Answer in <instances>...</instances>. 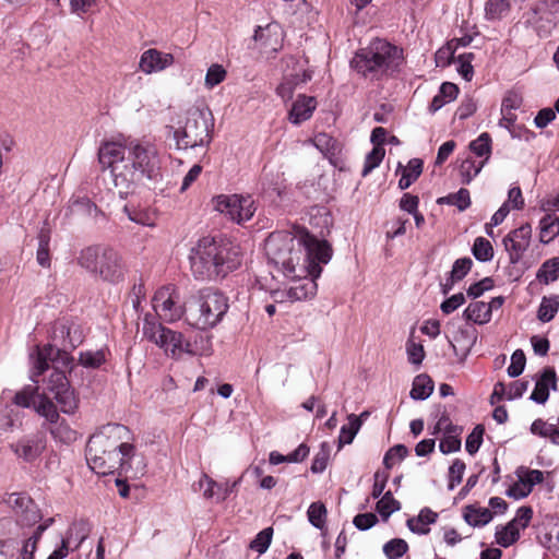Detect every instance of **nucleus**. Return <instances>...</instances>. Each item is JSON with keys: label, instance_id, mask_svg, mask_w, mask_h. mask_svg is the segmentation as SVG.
I'll return each mask as SVG.
<instances>
[{"label": "nucleus", "instance_id": "obj_13", "mask_svg": "<svg viewBox=\"0 0 559 559\" xmlns=\"http://www.w3.org/2000/svg\"><path fill=\"white\" fill-rule=\"evenodd\" d=\"M213 204L216 211L238 225L250 221L257 211L255 202L251 195L219 194L213 198Z\"/></svg>", "mask_w": 559, "mask_h": 559}, {"label": "nucleus", "instance_id": "obj_10", "mask_svg": "<svg viewBox=\"0 0 559 559\" xmlns=\"http://www.w3.org/2000/svg\"><path fill=\"white\" fill-rule=\"evenodd\" d=\"M143 335L173 357L180 356L182 353L190 352V342L183 334L164 326L155 320L151 313H145L143 318Z\"/></svg>", "mask_w": 559, "mask_h": 559}, {"label": "nucleus", "instance_id": "obj_8", "mask_svg": "<svg viewBox=\"0 0 559 559\" xmlns=\"http://www.w3.org/2000/svg\"><path fill=\"white\" fill-rule=\"evenodd\" d=\"M228 298L212 287L200 289L193 296L187 321L198 330H209L218 324L228 310Z\"/></svg>", "mask_w": 559, "mask_h": 559}, {"label": "nucleus", "instance_id": "obj_31", "mask_svg": "<svg viewBox=\"0 0 559 559\" xmlns=\"http://www.w3.org/2000/svg\"><path fill=\"white\" fill-rule=\"evenodd\" d=\"M521 537L519 527H513L512 523H507L506 525H499L496 528L495 538L496 543L503 547L508 548L515 544Z\"/></svg>", "mask_w": 559, "mask_h": 559}, {"label": "nucleus", "instance_id": "obj_5", "mask_svg": "<svg viewBox=\"0 0 559 559\" xmlns=\"http://www.w3.org/2000/svg\"><path fill=\"white\" fill-rule=\"evenodd\" d=\"M403 60V51L385 39L376 38L367 47L360 48L350 60V68L360 76L379 81L393 72Z\"/></svg>", "mask_w": 559, "mask_h": 559}, {"label": "nucleus", "instance_id": "obj_36", "mask_svg": "<svg viewBox=\"0 0 559 559\" xmlns=\"http://www.w3.org/2000/svg\"><path fill=\"white\" fill-rule=\"evenodd\" d=\"M536 278L544 284H549L559 278V257L546 260L536 273Z\"/></svg>", "mask_w": 559, "mask_h": 559}, {"label": "nucleus", "instance_id": "obj_56", "mask_svg": "<svg viewBox=\"0 0 559 559\" xmlns=\"http://www.w3.org/2000/svg\"><path fill=\"white\" fill-rule=\"evenodd\" d=\"M123 212L131 222L144 226L152 225L150 214L141 209H136L131 202L123 205Z\"/></svg>", "mask_w": 559, "mask_h": 559}, {"label": "nucleus", "instance_id": "obj_3", "mask_svg": "<svg viewBox=\"0 0 559 559\" xmlns=\"http://www.w3.org/2000/svg\"><path fill=\"white\" fill-rule=\"evenodd\" d=\"M189 261L195 280L224 278L240 265V248L228 239L203 237L191 248Z\"/></svg>", "mask_w": 559, "mask_h": 559}, {"label": "nucleus", "instance_id": "obj_46", "mask_svg": "<svg viewBox=\"0 0 559 559\" xmlns=\"http://www.w3.org/2000/svg\"><path fill=\"white\" fill-rule=\"evenodd\" d=\"M408 550V544L402 538H393L383 545V554L388 559H400Z\"/></svg>", "mask_w": 559, "mask_h": 559}, {"label": "nucleus", "instance_id": "obj_27", "mask_svg": "<svg viewBox=\"0 0 559 559\" xmlns=\"http://www.w3.org/2000/svg\"><path fill=\"white\" fill-rule=\"evenodd\" d=\"M464 521L473 527H483L490 523L493 519V513L477 504H467L463 508Z\"/></svg>", "mask_w": 559, "mask_h": 559}, {"label": "nucleus", "instance_id": "obj_41", "mask_svg": "<svg viewBox=\"0 0 559 559\" xmlns=\"http://www.w3.org/2000/svg\"><path fill=\"white\" fill-rule=\"evenodd\" d=\"M469 150L478 157L489 158L492 150V140L488 132L480 133L469 143Z\"/></svg>", "mask_w": 559, "mask_h": 559}, {"label": "nucleus", "instance_id": "obj_53", "mask_svg": "<svg viewBox=\"0 0 559 559\" xmlns=\"http://www.w3.org/2000/svg\"><path fill=\"white\" fill-rule=\"evenodd\" d=\"M473 266V260L469 257L460 258L454 261L451 271L449 272V276H451V281L460 282L462 281L471 271Z\"/></svg>", "mask_w": 559, "mask_h": 559}, {"label": "nucleus", "instance_id": "obj_52", "mask_svg": "<svg viewBox=\"0 0 559 559\" xmlns=\"http://www.w3.org/2000/svg\"><path fill=\"white\" fill-rule=\"evenodd\" d=\"M330 445L326 442H322L320 445V450L314 455L310 471L313 474H321L328 466L329 457H330Z\"/></svg>", "mask_w": 559, "mask_h": 559}, {"label": "nucleus", "instance_id": "obj_11", "mask_svg": "<svg viewBox=\"0 0 559 559\" xmlns=\"http://www.w3.org/2000/svg\"><path fill=\"white\" fill-rule=\"evenodd\" d=\"M143 335L173 357L180 356L182 353L190 352V342L183 334L164 326L155 320L151 313H145L143 318Z\"/></svg>", "mask_w": 559, "mask_h": 559}, {"label": "nucleus", "instance_id": "obj_64", "mask_svg": "<svg viewBox=\"0 0 559 559\" xmlns=\"http://www.w3.org/2000/svg\"><path fill=\"white\" fill-rule=\"evenodd\" d=\"M533 518V509L530 506H522L516 510L515 516L508 523H512L513 527L525 530Z\"/></svg>", "mask_w": 559, "mask_h": 559}, {"label": "nucleus", "instance_id": "obj_15", "mask_svg": "<svg viewBox=\"0 0 559 559\" xmlns=\"http://www.w3.org/2000/svg\"><path fill=\"white\" fill-rule=\"evenodd\" d=\"M153 308L165 321L174 322L181 319L185 306L180 301L176 285L168 284L157 289L153 297Z\"/></svg>", "mask_w": 559, "mask_h": 559}, {"label": "nucleus", "instance_id": "obj_42", "mask_svg": "<svg viewBox=\"0 0 559 559\" xmlns=\"http://www.w3.org/2000/svg\"><path fill=\"white\" fill-rule=\"evenodd\" d=\"M472 253L477 261L489 262L493 258V248L488 239L477 237L472 246Z\"/></svg>", "mask_w": 559, "mask_h": 559}, {"label": "nucleus", "instance_id": "obj_14", "mask_svg": "<svg viewBox=\"0 0 559 559\" xmlns=\"http://www.w3.org/2000/svg\"><path fill=\"white\" fill-rule=\"evenodd\" d=\"M37 415L45 421L41 428L49 431L56 442L71 444L78 439V432L63 418H60L59 412L52 401H44L38 405Z\"/></svg>", "mask_w": 559, "mask_h": 559}, {"label": "nucleus", "instance_id": "obj_55", "mask_svg": "<svg viewBox=\"0 0 559 559\" xmlns=\"http://www.w3.org/2000/svg\"><path fill=\"white\" fill-rule=\"evenodd\" d=\"M49 241V235L41 231L38 237V249L36 253V259L38 264L43 267H48L50 265Z\"/></svg>", "mask_w": 559, "mask_h": 559}, {"label": "nucleus", "instance_id": "obj_17", "mask_svg": "<svg viewBox=\"0 0 559 559\" xmlns=\"http://www.w3.org/2000/svg\"><path fill=\"white\" fill-rule=\"evenodd\" d=\"M238 484L239 480L218 483L207 474L202 473L200 479L192 485V488L194 491L203 490L204 499L214 500L216 503H219L225 501L235 491Z\"/></svg>", "mask_w": 559, "mask_h": 559}, {"label": "nucleus", "instance_id": "obj_1", "mask_svg": "<svg viewBox=\"0 0 559 559\" xmlns=\"http://www.w3.org/2000/svg\"><path fill=\"white\" fill-rule=\"evenodd\" d=\"M332 253L328 240L318 239L300 226H294L293 230L273 231L265 240V254L270 264L284 276H320L321 264L329 263Z\"/></svg>", "mask_w": 559, "mask_h": 559}, {"label": "nucleus", "instance_id": "obj_40", "mask_svg": "<svg viewBox=\"0 0 559 559\" xmlns=\"http://www.w3.org/2000/svg\"><path fill=\"white\" fill-rule=\"evenodd\" d=\"M97 456L100 459V461H105V464H103V467H96L95 464H92V462H87L91 469L97 474L107 475L112 474L117 467L120 468V453L114 452L112 454H103L99 453Z\"/></svg>", "mask_w": 559, "mask_h": 559}, {"label": "nucleus", "instance_id": "obj_59", "mask_svg": "<svg viewBox=\"0 0 559 559\" xmlns=\"http://www.w3.org/2000/svg\"><path fill=\"white\" fill-rule=\"evenodd\" d=\"M41 519V514L36 503L33 501L27 509H24L17 515V522L22 526H32L36 524Z\"/></svg>", "mask_w": 559, "mask_h": 559}, {"label": "nucleus", "instance_id": "obj_45", "mask_svg": "<svg viewBox=\"0 0 559 559\" xmlns=\"http://www.w3.org/2000/svg\"><path fill=\"white\" fill-rule=\"evenodd\" d=\"M475 56L473 52H465L462 55H459L456 59L454 60V63H456V71L457 73L466 81H472L474 76V68L472 66V61L474 60Z\"/></svg>", "mask_w": 559, "mask_h": 559}, {"label": "nucleus", "instance_id": "obj_7", "mask_svg": "<svg viewBox=\"0 0 559 559\" xmlns=\"http://www.w3.org/2000/svg\"><path fill=\"white\" fill-rule=\"evenodd\" d=\"M76 260L82 269L105 283L116 285L124 281L127 265L121 254L111 247L88 246L80 251Z\"/></svg>", "mask_w": 559, "mask_h": 559}, {"label": "nucleus", "instance_id": "obj_51", "mask_svg": "<svg viewBox=\"0 0 559 559\" xmlns=\"http://www.w3.org/2000/svg\"><path fill=\"white\" fill-rule=\"evenodd\" d=\"M485 433V427L483 425H476L472 432L467 436L465 441V450L468 454L474 455L478 452L483 443Z\"/></svg>", "mask_w": 559, "mask_h": 559}, {"label": "nucleus", "instance_id": "obj_4", "mask_svg": "<svg viewBox=\"0 0 559 559\" xmlns=\"http://www.w3.org/2000/svg\"><path fill=\"white\" fill-rule=\"evenodd\" d=\"M51 338L55 344L37 346L35 353L31 354V380L34 383L39 382L38 378L48 368V359H53L62 366L73 361L70 352L83 343L84 334L81 325L67 319H59L52 324Z\"/></svg>", "mask_w": 559, "mask_h": 559}, {"label": "nucleus", "instance_id": "obj_39", "mask_svg": "<svg viewBox=\"0 0 559 559\" xmlns=\"http://www.w3.org/2000/svg\"><path fill=\"white\" fill-rule=\"evenodd\" d=\"M21 425V414L12 405H4L0 408V430L11 431Z\"/></svg>", "mask_w": 559, "mask_h": 559}, {"label": "nucleus", "instance_id": "obj_24", "mask_svg": "<svg viewBox=\"0 0 559 559\" xmlns=\"http://www.w3.org/2000/svg\"><path fill=\"white\" fill-rule=\"evenodd\" d=\"M44 401L51 400L45 394H39L37 386L25 385L14 394L10 405H12L14 408H33L37 413L38 405L41 402L44 403Z\"/></svg>", "mask_w": 559, "mask_h": 559}, {"label": "nucleus", "instance_id": "obj_26", "mask_svg": "<svg viewBox=\"0 0 559 559\" xmlns=\"http://www.w3.org/2000/svg\"><path fill=\"white\" fill-rule=\"evenodd\" d=\"M424 163L420 158H412L409 159L406 167L399 163L396 168V174L401 171V178L399 180V188L401 190H406L409 188L421 175Z\"/></svg>", "mask_w": 559, "mask_h": 559}, {"label": "nucleus", "instance_id": "obj_63", "mask_svg": "<svg viewBox=\"0 0 559 559\" xmlns=\"http://www.w3.org/2000/svg\"><path fill=\"white\" fill-rule=\"evenodd\" d=\"M493 286V280L487 276L476 283L471 284L466 290V294L469 298L476 299L480 297L485 292L492 289Z\"/></svg>", "mask_w": 559, "mask_h": 559}, {"label": "nucleus", "instance_id": "obj_38", "mask_svg": "<svg viewBox=\"0 0 559 559\" xmlns=\"http://www.w3.org/2000/svg\"><path fill=\"white\" fill-rule=\"evenodd\" d=\"M510 12L508 0H487L485 3V17L488 21H498Z\"/></svg>", "mask_w": 559, "mask_h": 559}, {"label": "nucleus", "instance_id": "obj_21", "mask_svg": "<svg viewBox=\"0 0 559 559\" xmlns=\"http://www.w3.org/2000/svg\"><path fill=\"white\" fill-rule=\"evenodd\" d=\"M292 280L293 284L289 287L290 301L307 300L316 296L318 285L316 278L319 276H312L311 274L287 276Z\"/></svg>", "mask_w": 559, "mask_h": 559}, {"label": "nucleus", "instance_id": "obj_32", "mask_svg": "<svg viewBox=\"0 0 559 559\" xmlns=\"http://www.w3.org/2000/svg\"><path fill=\"white\" fill-rule=\"evenodd\" d=\"M559 310V295L544 296L537 310V319L544 323L551 321Z\"/></svg>", "mask_w": 559, "mask_h": 559}, {"label": "nucleus", "instance_id": "obj_16", "mask_svg": "<svg viewBox=\"0 0 559 559\" xmlns=\"http://www.w3.org/2000/svg\"><path fill=\"white\" fill-rule=\"evenodd\" d=\"M532 238V226L528 223L511 230L502 239L511 264H518L524 252L528 249Z\"/></svg>", "mask_w": 559, "mask_h": 559}, {"label": "nucleus", "instance_id": "obj_58", "mask_svg": "<svg viewBox=\"0 0 559 559\" xmlns=\"http://www.w3.org/2000/svg\"><path fill=\"white\" fill-rule=\"evenodd\" d=\"M226 74V70L223 66L218 63L212 64L205 74V86L209 88L215 87L225 80Z\"/></svg>", "mask_w": 559, "mask_h": 559}, {"label": "nucleus", "instance_id": "obj_30", "mask_svg": "<svg viewBox=\"0 0 559 559\" xmlns=\"http://www.w3.org/2000/svg\"><path fill=\"white\" fill-rule=\"evenodd\" d=\"M433 392V381L428 374H418L415 377L411 390V397L415 401H425Z\"/></svg>", "mask_w": 559, "mask_h": 559}, {"label": "nucleus", "instance_id": "obj_57", "mask_svg": "<svg viewBox=\"0 0 559 559\" xmlns=\"http://www.w3.org/2000/svg\"><path fill=\"white\" fill-rule=\"evenodd\" d=\"M455 50L452 43H448L444 46L440 47L435 53L436 66L440 68H445L450 66L456 59L454 57Z\"/></svg>", "mask_w": 559, "mask_h": 559}, {"label": "nucleus", "instance_id": "obj_47", "mask_svg": "<svg viewBox=\"0 0 559 559\" xmlns=\"http://www.w3.org/2000/svg\"><path fill=\"white\" fill-rule=\"evenodd\" d=\"M385 155L383 146H373L372 150L366 155L361 176H368L373 169H376L382 162Z\"/></svg>", "mask_w": 559, "mask_h": 559}, {"label": "nucleus", "instance_id": "obj_22", "mask_svg": "<svg viewBox=\"0 0 559 559\" xmlns=\"http://www.w3.org/2000/svg\"><path fill=\"white\" fill-rule=\"evenodd\" d=\"M92 527V523H90L87 520L81 519L74 521L68 528L66 537L61 539L60 546L64 545L68 554L70 552V549H78L88 537Z\"/></svg>", "mask_w": 559, "mask_h": 559}, {"label": "nucleus", "instance_id": "obj_50", "mask_svg": "<svg viewBox=\"0 0 559 559\" xmlns=\"http://www.w3.org/2000/svg\"><path fill=\"white\" fill-rule=\"evenodd\" d=\"M520 483L526 488L533 490L534 486L540 484L544 480V473L539 469H527L520 467L516 471Z\"/></svg>", "mask_w": 559, "mask_h": 559}, {"label": "nucleus", "instance_id": "obj_43", "mask_svg": "<svg viewBox=\"0 0 559 559\" xmlns=\"http://www.w3.org/2000/svg\"><path fill=\"white\" fill-rule=\"evenodd\" d=\"M71 207L73 212L87 215L90 217H97L102 215V211L97 205L86 197H78L71 201Z\"/></svg>", "mask_w": 559, "mask_h": 559}, {"label": "nucleus", "instance_id": "obj_62", "mask_svg": "<svg viewBox=\"0 0 559 559\" xmlns=\"http://www.w3.org/2000/svg\"><path fill=\"white\" fill-rule=\"evenodd\" d=\"M33 502L32 498L24 492H12L7 499V503L19 515L24 509Z\"/></svg>", "mask_w": 559, "mask_h": 559}, {"label": "nucleus", "instance_id": "obj_18", "mask_svg": "<svg viewBox=\"0 0 559 559\" xmlns=\"http://www.w3.org/2000/svg\"><path fill=\"white\" fill-rule=\"evenodd\" d=\"M171 53L159 51L155 48L145 50L140 58L139 67L145 74L160 72L174 63Z\"/></svg>", "mask_w": 559, "mask_h": 559}, {"label": "nucleus", "instance_id": "obj_29", "mask_svg": "<svg viewBox=\"0 0 559 559\" xmlns=\"http://www.w3.org/2000/svg\"><path fill=\"white\" fill-rule=\"evenodd\" d=\"M463 317L467 321L481 325L490 321V307L484 301L471 302L463 311Z\"/></svg>", "mask_w": 559, "mask_h": 559}, {"label": "nucleus", "instance_id": "obj_28", "mask_svg": "<svg viewBox=\"0 0 559 559\" xmlns=\"http://www.w3.org/2000/svg\"><path fill=\"white\" fill-rule=\"evenodd\" d=\"M459 95V87L456 84L452 82H443L438 93L431 99L429 105V111L435 114L439 109H441L445 104L454 100Z\"/></svg>", "mask_w": 559, "mask_h": 559}, {"label": "nucleus", "instance_id": "obj_23", "mask_svg": "<svg viewBox=\"0 0 559 559\" xmlns=\"http://www.w3.org/2000/svg\"><path fill=\"white\" fill-rule=\"evenodd\" d=\"M316 107L317 100L313 96L298 95L292 105L288 119L293 124L298 126L311 118Z\"/></svg>", "mask_w": 559, "mask_h": 559}, {"label": "nucleus", "instance_id": "obj_6", "mask_svg": "<svg viewBox=\"0 0 559 559\" xmlns=\"http://www.w3.org/2000/svg\"><path fill=\"white\" fill-rule=\"evenodd\" d=\"M130 430L121 424H107L98 431L93 433L86 444V461L95 464L96 467H103L105 461H100L97 456L99 453L112 454L114 452L120 453V471L123 473L129 472L130 464L129 456L134 454V445L123 441L128 439Z\"/></svg>", "mask_w": 559, "mask_h": 559}, {"label": "nucleus", "instance_id": "obj_20", "mask_svg": "<svg viewBox=\"0 0 559 559\" xmlns=\"http://www.w3.org/2000/svg\"><path fill=\"white\" fill-rule=\"evenodd\" d=\"M557 373L552 367H545L536 379L530 400L536 404H545L549 399V390L557 391Z\"/></svg>", "mask_w": 559, "mask_h": 559}, {"label": "nucleus", "instance_id": "obj_37", "mask_svg": "<svg viewBox=\"0 0 559 559\" xmlns=\"http://www.w3.org/2000/svg\"><path fill=\"white\" fill-rule=\"evenodd\" d=\"M347 420L348 424L343 425L340 430L338 448L350 444L360 429V420L357 418V415L349 414Z\"/></svg>", "mask_w": 559, "mask_h": 559}, {"label": "nucleus", "instance_id": "obj_49", "mask_svg": "<svg viewBox=\"0 0 559 559\" xmlns=\"http://www.w3.org/2000/svg\"><path fill=\"white\" fill-rule=\"evenodd\" d=\"M79 361L83 367L96 369L106 361V353L104 349L82 352Z\"/></svg>", "mask_w": 559, "mask_h": 559}, {"label": "nucleus", "instance_id": "obj_54", "mask_svg": "<svg viewBox=\"0 0 559 559\" xmlns=\"http://www.w3.org/2000/svg\"><path fill=\"white\" fill-rule=\"evenodd\" d=\"M466 465L465 463L460 460L455 459L453 463L449 467L448 473V489L453 490L463 479V475L465 472Z\"/></svg>", "mask_w": 559, "mask_h": 559}, {"label": "nucleus", "instance_id": "obj_61", "mask_svg": "<svg viewBox=\"0 0 559 559\" xmlns=\"http://www.w3.org/2000/svg\"><path fill=\"white\" fill-rule=\"evenodd\" d=\"M526 358L522 349H516L511 356V364L507 369L510 378H516L524 371Z\"/></svg>", "mask_w": 559, "mask_h": 559}, {"label": "nucleus", "instance_id": "obj_33", "mask_svg": "<svg viewBox=\"0 0 559 559\" xmlns=\"http://www.w3.org/2000/svg\"><path fill=\"white\" fill-rule=\"evenodd\" d=\"M540 242L548 243L559 235V216L546 214L539 221Z\"/></svg>", "mask_w": 559, "mask_h": 559}, {"label": "nucleus", "instance_id": "obj_34", "mask_svg": "<svg viewBox=\"0 0 559 559\" xmlns=\"http://www.w3.org/2000/svg\"><path fill=\"white\" fill-rule=\"evenodd\" d=\"M376 510L383 521H388L394 512L401 510V503L394 499L392 491L389 490L378 500Z\"/></svg>", "mask_w": 559, "mask_h": 559}, {"label": "nucleus", "instance_id": "obj_35", "mask_svg": "<svg viewBox=\"0 0 559 559\" xmlns=\"http://www.w3.org/2000/svg\"><path fill=\"white\" fill-rule=\"evenodd\" d=\"M437 202L438 204L456 206L460 212H463L471 206L469 191L466 188H461L455 193L439 198Z\"/></svg>", "mask_w": 559, "mask_h": 559}, {"label": "nucleus", "instance_id": "obj_60", "mask_svg": "<svg viewBox=\"0 0 559 559\" xmlns=\"http://www.w3.org/2000/svg\"><path fill=\"white\" fill-rule=\"evenodd\" d=\"M484 163L476 165L472 159H465L460 166L462 182L468 185L481 170Z\"/></svg>", "mask_w": 559, "mask_h": 559}, {"label": "nucleus", "instance_id": "obj_9", "mask_svg": "<svg viewBox=\"0 0 559 559\" xmlns=\"http://www.w3.org/2000/svg\"><path fill=\"white\" fill-rule=\"evenodd\" d=\"M213 124L204 111L193 109L188 112L185 126L174 132L177 147L180 150L206 146L211 142Z\"/></svg>", "mask_w": 559, "mask_h": 559}, {"label": "nucleus", "instance_id": "obj_2", "mask_svg": "<svg viewBox=\"0 0 559 559\" xmlns=\"http://www.w3.org/2000/svg\"><path fill=\"white\" fill-rule=\"evenodd\" d=\"M98 162L103 170L109 169L121 199L132 195L144 178L154 182L162 179L160 159L150 143L136 140L128 144L105 142L98 148Z\"/></svg>", "mask_w": 559, "mask_h": 559}, {"label": "nucleus", "instance_id": "obj_12", "mask_svg": "<svg viewBox=\"0 0 559 559\" xmlns=\"http://www.w3.org/2000/svg\"><path fill=\"white\" fill-rule=\"evenodd\" d=\"M51 364V372L47 382V390L53 394V399L60 406V411L63 414L72 415L75 413L79 406V401L70 388L69 380L66 376V371L71 369L72 361L62 366L57 364L53 359H48V367ZM47 368L45 371H47Z\"/></svg>", "mask_w": 559, "mask_h": 559}, {"label": "nucleus", "instance_id": "obj_25", "mask_svg": "<svg viewBox=\"0 0 559 559\" xmlns=\"http://www.w3.org/2000/svg\"><path fill=\"white\" fill-rule=\"evenodd\" d=\"M438 520V513L430 508H423L417 516L409 518L406 521L408 530L417 535H427L430 532V525Z\"/></svg>", "mask_w": 559, "mask_h": 559}, {"label": "nucleus", "instance_id": "obj_48", "mask_svg": "<svg viewBox=\"0 0 559 559\" xmlns=\"http://www.w3.org/2000/svg\"><path fill=\"white\" fill-rule=\"evenodd\" d=\"M273 537V528L265 527L260 531L250 543V548L257 551L259 555L266 552L269 549Z\"/></svg>", "mask_w": 559, "mask_h": 559}, {"label": "nucleus", "instance_id": "obj_44", "mask_svg": "<svg viewBox=\"0 0 559 559\" xmlns=\"http://www.w3.org/2000/svg\"><path fill=\"white\" fill-rule=\"evenodd\" d=\"M308 521L310 524L322 530L325 526L326 521V508L321 501L312 502L307 510Z\"/></svg>", "mask_w": 559, "mask_h": 559}, {"label": "nucleus", "instance_id": "obj_19", "mask_svg": "<svg viewBox=\"0 0 559 559\" xmlns=\"http://www.w3.org/2000/svg\"><path fill=\"white\" fill-rule=\"evenodd\" d=\"M12 451L25 462H33L40 456L45 441L39 435H28L11 444Z\"/></svg>", "mask_w": 559, "mask_h": 559}]
</instances>
